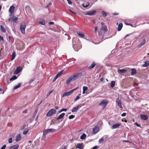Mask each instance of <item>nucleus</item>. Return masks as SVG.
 Wrapping results in <instances>:
<instances>
[{
  "label": "nucleus",
  "mask_w": 149,
  "mask_h": 149,
  "mask_svg": "<svg viewBox=\"0 0 149 149\" xmlns=\"http://www.w3.org/2000/svg\"><path fill=\"white\" fill-rule=\"evenodd\" d=\"M73 47L74 50L77 51L81 48L80 42L75 38L73 39Z\"/></svg>",
  "instance_id": "obj_1"
},
{
  "label": "nucleus",
  "mask_w": 149,
  "mask_h": 149,
  "mask_svg": "<svg viewBox=\"0 0 149 149\" xmlns=\"http://www.w3.org/2000/svg\"><path fill=\"white\" fill-rule=\"evenodd\" d=\"M82 75V72H79L76 74L71 76L72 81H74L81 77Z\"/></svg>",
  "instance_id": "obj_2"
},
{
  "label": "nucleus",
  "mask_w": 149,
  "mask_h": 149,
  "mask_svg": "<svg viewBox=\"0 0 149 149\" xmlns=\"http://www.w3.org/2000/svg\"><path fill=\"white\" fill-rule=\"evenodd\" d=\"M56 111L55 109H52L48 112L46 116H51L54 114H55L56 113Z\"/></svg>",
  "instance_id": "obj_3"
},
{
  "label": "nucleus",
  "mask_w": 149,
  "mask_h": 149,
  "mask_svg": "<svg viewBox=\"0 0 149 149\" xmlns=\"http://www.w3.org/2000/svg\"><path fill=\"white\" fill-rule=\"evenodd\" d=\"M26 27V25L25 23L21 24L20 25V29L21 32L23 34L25 33V29Z\"/></svg>",
  "instance_id": "obj_4"
},
{
  "label": "nucleus",
  "mask_w": 149,
  "mask_h": 149,
  "mask_svg": "<svg viewBox=\"0 0 149 149\" xmlns=\"http://www.w3.org/2000/svg\"><path fill=\"white\" fill-rule=\"evenodd\" d=\"M108 102V100H103L99 104V106H103L105 107Z\"/></svg>",
  "instance_id": "obj_5"
},
{
  "label": "nucleus",
  "mask_w": 149,
  "mask_h": 149,
  "mask_svg": "<svg viewBox=\"0 0 149 149\" xmlns=\"http://www.w3.org/2000/svg\"><path fill=\"white\" fill-rule=\"evenodd\" d=\"M77 88H78L77 87L76 88L73 89H72L70 91L65 92L63 94V97H64L65 96H69V95H70L72 94V93L74 91V90L77 89Z\"/></svg>",
  "instance_id": "obj_6"
},
{
  "label": "nucleus",
  "mask_w": 149,
  "mask_h": 149,
  "mask_svg": "<svg viewBox=\"0 0 149 149\" xmlns=\"http://www.w3.org/2000/svg\"><path fill=\"white\" fill-rule=\"evenodd\" d=\"M55 129H49L45 130L43 133V135H45L47 134L54 131Z\"/></svg>",
  "instance_id": "obj_7"
},
{
  "label": "nucleus",
  "mask_w": 149,
  "mask_h": 149,
  "mask_svg": "<svg viewBox=\"0 0 149 149\" xmlns=\"http://www.w3.org/2000/svg\"><path fill=\"white\" fill-rule=\"evenodd\" d=\"M96 13V11L95 10H91L87 12L86 15L90 16H92L95 15Z\"/></svg>",
  "instance_id": "obj_8"
},
{
  "label": "nucleus",
  "mask_w": 149,
  "mask_h": 149,
  "mask_svg": "<svg viewBox=\"0 0 149 149\" xmlns=\"http://www.w3.org/2000/svg\"><path fill=\"white\" fill-rule=\"evenodd\" d=\"M22 68L20 66L18 67L15 70L13 74H17L20 72V71L21 70Z\"/></svg>",
  "instance_id": "obj_9"
},
{
  "label": "nucleus",
  "mask_w": 149,
  "mask_h": 149,
  "mask_svg": "<svg viewBox=\"0 0 149 149\" xmlns=\"http://www.w3.org/2000/svg\"><path fill=\"white\" fill-rule=\"evenodd\" d=\"M99 130V128L98 126H95L93 128L92 132L93 134H95L97 133Z\"/></svg>",
  "instance_id": "obj_10"
},
{
  "label": "nucleus",
  "mask_w": 149,
  "mask_h": 149,
  "mask_svg": "<svg viewBox=\"0 0 149 149\" xmlns=\"http://www.w3.org/2000/svg\"><path fill=\"white\" fill-rule=\"evenodd\" d=\"M116 102L117 104L118 105V107H119L121 109L123 108V107L121 105V102L119 100L118 98L116 99Z\"/></svg>",
  "instance_id": "obj_11"
},
{
  "label": "nucleus",
  "mask_w": 149,
  "mask_h": 149,
  "mask_svg": "<svg viewBox=\"0 0 149 149\" xmlns=\"http://www.w3.org/2000/svg\"><path fill=\"white\" fill-rule=\"evenodd\" d=\"M140 118L141 119L143 120H146L148 119V117L147 115H140Z\"/></svg>",
  "instance_id": "obj_12"
},
{
  "label": "nucleus",
  "mask_w": 149,
  "mask_h": 149,
  "mask_svg": "<svg viewBox=\"0 0 149 149\" xmlns=\"http://www.w3.org/2000/svg\"><path fill=\"white\" fill-rule=\"evenodd\" d=\"M15 8V7L13 6H11L9 9V12L10 13L12 14L14 12V9Z\"/></svg>",
  "instance_id": "obj_13"
},
{
  "label": "nucleus",
  "mask_w": 149,
  "mask_h": 149,
  "mask_svg": "<svg viewBox=\"0 0 149 149\" xmlns=\"http://www.w3.org/2000/svg\"><path fill=\"white\" fill-rule=\"evenodd\" d=\"M101 24L102 25V28L105 31H107V26L104 25V24L103 22H101Z\"/></svg>",
  "instance_id": "obj_14"
},
{
  "label": "nucleus",
  "mask_w": 149,
  "mask_h": 149,
  "mask_svg": "<svg viewBox=\"0 0 149 149\" xmlns=\"http://www.w3.org/2000/svg\"><path fill=\"white\" fill-rule=\"evenodd\" d=\"M120 125V124L119 123H116L113 125L111 128L112 129H116L118 128Z\"/></svg>",
  "instance_id": "obj_15"
},
{
  "label": "nucleus",
  "mask_w": 149,
  "mask_h": 149,
  "mask_svg": "<svg viewBox=\"0 0 149 149\" xmlns=\"http://www.w3.org/2000/svg\"><path fill=\"white\" fill-rule=\"evenodd\" d=\"M19 146L18 144H16L10 147L9 149H18Z\"/></svg>",
  "instance_id": "obj_16"
},
{
  "label": "nucleus",
  "mask_w": 149,
  "mask_h": 149,
  "mask_svg": "<svg viewBox=\"0 0 149 149\" xmlns=\"http://www.w3.org/2000/svg\"><path fill=\"white\" fill-rule=\"evenodd\" d=\"M146 42V41L145 40H143L138 45V47H141Z\"/></svg>",
  "instance_id": "obj_17"
},
{
  "label": "nucleus",
  "mask_w": 149,
  "mask_h": 149,
  "mask_svg": "<svg viewBox=\"0 0 149 149\" xmlns=\"http://www.w3.org/2000/svg\"><path fill=\"white\" fill-rule=\"evenodd\" d=\"M72 81H73L72 78H71V76L69 77V78L67 79L66 80V84H68L70 82H71Z\"/></svg>",
  "instance_id": "obj_18"
},
{
  "label": "nucleus",
  "mask_w": 149,
  "mask_h": 149,
  "mask_svg": "<svg viewBox=\"0 0 149 149\" xmlns=\"http://www.w3.org/2000/svg\"><path fill=\"white\" fill-rule=\"evenodd\" d=\"M65 115V113H62L57 118H56L57 120H58L62 118Z\"/></svg>",
  "instance_id": "obj_19"
},
{
  "label": "nucleus",
  "mask_w": 149,
  "mask_h": 149,
  "mask_svg": "<svg viewBox=\"0 0 149 149\" xmlns=\"http://www.w3.org/2000/svg\"><path fill=\"white\" fill-rule=\"evenodd\" d=\"M123 25L122 23H120L119 24L117 28V30L118 31H120L122 28Z\"/></svg>",
  "instance_id": "obj_20"
},
{
  "label": "nucleus",
  "mask_w": 149,
  "mask_h": 149,
  "mask_svg": "<svg viewBox=\"0 0 149 149\" xmlns=\"http://www.w3.org/2000/svg\"><path fill=\"white\" fill-rule=\"evenodd\" d=\"M96 65V64L94 62H93L91 65L88 67V69L89 70H91V69L93 68Z\"/></svg>",
  "instance_id": "obj_21"
},
{
  "label": "nucleus",
  "mask_w": 149,
  "mask_h": 149,
  "mask_svg": "<svg viewBox=\"0 0 149 149\" xmlns=\"http://www.w3.org/2000/svg\"><path fill=\"white\" fill-rule=\"evenodd\" d=\"M149 65V61H146L145 62V63L143 64L142 66L143 67H146L148 66Z\"/></svg>",
  "instance_id": "obj_22"
},
{
  "label": "nucleus",
  "mask_w": 149,
  "mask_h": 149,
  "mask_svg": "<svg viewBox=\"0 0 149 149\" xmlns=\"http://www.w3.org/2000/svg\"><path fill=\"white\" fill-rule=\"evenodd\" d=\"M18 20V18L16 17L13 16L12 17V21L14 22L15 23H17V22Z\"/></svg>",
  "instance_id": "obj_23"
},
{
  "label": "nucleus",
  "mask_w": 149,
  "mask_h": 149,
  "mask_svg": "<svg viewBox=\"0 0 149 149\" xmlns=\"http://www.w3.org/2000/svg\"><path fill=\"white\" fill-rule=\"evenodd\" d=\"M77 34L81 37L83 38L84 36V34L82 32H77Z\"/></svg>",
  "instance_id": "obj_24"
},
{
  "label": "nucleus",
  "mask_w": 149,
  "mask_h": 149,
  "mask_svg": "<svg viewBox=\"0 0 149 149\" xmlns=\"http://www.w3.org/2000/svg\"><path fill=\"white\" fill-rule=\"evenodd\" d=\"M79 108V106H78L74 108L72 110V112H76L78 110Z\"/></svg>",
  "instance_id": "obj_25"
},
{
  "label": "nucleus",
  "mask_w": 149,
  "mask_h": 149,
  "mask_svg": "<svg viewBox=\"0 0 149 149\" xmlns=\"http://www.w3.org/2000/svg\"><path fill=\"white\" fill-rule=\"evenodd\" d=\"M131 74L132 75H134L136 74V70L135 69L133 68L131 70Z\"/></svg>",
  "instance_id": "obj_26"
},
{
  "label": "nucleus",
  "mask_w": 149,
  "mask_h": 149,
  "mask_svg": "<svg viewBox=\"0 0 149 149\" xmlns=\"http://www.w3.org/2000/svg\"><path fill=\"white\" fill-rule=\"evenodd\" d=\"M16 56V53L14 52L12 54L11 60H13L14 59Z\"/></svg>",
  "instance_id": "obj_27"
},
{
  "label": "nucleus",
  "mask_w": 149,
  "mask_h": 149,
  "mask_svg": "<svg viewBox=\"0 0 149 149\" xmlns=\"http://www.w3.org/2000/svg\"><path fill=\"white\" fill-rule=\"evenodd\" d=\"M21 139V136L20 134H18L16 137V141H19Z\"/></svg>",
  "instance_id": "obj_28"
},
{
  "label": "nucleus",
  "mask_w": 149,
  "mask_h": 149,
  "mask_svg": "<svg viewBox=\"0 0 149 149\" xmlns=\"http://www.w3.org/2000/svg\"><path fill=\"white\" fill-rule=\"evenodd\" d=\"M86 136V135L84 133L80 136V138L81 139H85Z\"/></svg>",
  "instance_id": "obj_29"
},
{
  "label": "nucleus",
  "mask_w": 149,
  "mask_h": 149,
  "mask_svg": "<svg viewBox=\"0 0 149 149\" xmlns=\"http://www.w3.org/2000/svg\"><path fill=\"white\" fill-rule=\"evenodd\" d=\"M82 146V143H79L77 145L76 148L79 149H81V148Z\"/></svg>",
  "instance_id": "obj_30"
},
{
  "label": "nucleus",
  "mask_w": 149,
  "mask_h": 149,
  "mask_svg": "<svg viewBox=\"0 0 149 149\" xmlns=\"http://www.w3.org/2000/svg\"><path fill=\"white\" fill-rule=\"evenodd\" d=\"M39 23L42 25H45V22L44 20L42 19L39 22Z\"/></svg>",
  "instance_id": "obj_31"
},
{
  "label": "nucleus",
  "mask_w": 149,
  "mask_h": 149,
  "mask_svg": "<svg viewBox=\"0 0 149 149\" xmlns=\"http://www.w3.org/2000/svg\"><path fill=\"white\" fill-rule=\"evenodd\" d=\"M17 78V77L15 75L13 76L12 77H11L10 79V81H13V80L16 79Z\"/></svg>",
  "instance_id": "obj_32"
},
{
  "label": "nucleus",
  "mask_w": 149,
  "mask_h": 149,
  "mask_svg": "<svg viewBox=\"0 0 149 149\" xmlns=\"http://www.w3.org/2000/svg\"><path fill=\"white\" fill-rule=\"evenodd\" d=\"M101 13L104 17H105L107 15V13L104 10L101 11Z\"/></svg>",
  "instance_id": "obj_33"
},
{
  "label": "nucleus",
  "mask_w": 149,
  "mask_h": 149,
  "mask_svg": "<svg viewBox=\"0 0 149 149\" xmlns=\"http://www.w3.org/2000/svg\"><path fill=\"white\" fill-rule=\"evenodd\" d=\"M21 85V84L20 83H19L18 84V85L16 86H15L14 87V90H15L16 89H17L19 88Z\"/></svg>",
  "instance_id": "obj_34"
},
{
  "label": "nucleus",
  "mask_w": 149,
  "mask_h": 149,
  "mask_svg": "<svg viewBox=\"0 0 149 149\" xmlns=\"http://www.w3.org/2000/svg\"><path fill=\"white\" fill-rule=\"evenodd\" d=\"M89 4L87 2L86 3L83 4V6L84 8H86L89 6Z\"/></svg>",
  "instance_id": "obj_35"
},
{
  "label": "nucleus",
  "mask_w": 149,
  "mask_h": 149,
  "mask_svg": "<svg viewBox=\"0 0 149 149\" xmlns=\"http://www.w3.org/2000/svg\"><path fill=\"white\" fill-rule=\"evenodd\" d=\"M1 31L3 32H5L6 31V30L4 27L2 26L1 25L0 26Z\"/></svg>",
  "instance_id": "obj_36"
},
{
  "label": "nucleus",
  "mask_w": 149,
  "mask_h": 149,
  "mask_svg": "<svg viewBox=\"0 0 149 149\" xmlns=\"http://www.w3.org/2000/svg\"><path fill=\"white\" fill-rule=\"evenodd\" d=\"M115 81H112L111 84V86L113 88L114 86L115 85Z\"/></svg>",
  "instance_id": "obj_37"
},
{
  "label": "nucleus",
  "mask_w": 149,
  "mask_h": 149,
  "mask_svg": "<svg viewBox=\"0 0 149 149\" xmlns=\"http://www.w3.org/2000/svg\"><path fill=\"white\" fill-rule=\"evenodd\" d=\"M119 71L122 73H125L126 72V70L125 69H120L119 70Z\"/></svg>",
  "instance_id": "obj_38"
},
{
  "label": "nucleus",
  "mask_w": 149,
  "mask_h": 149,
  "mask_svg": "<svg viewBox=\"0 0 149 149\" xmlns=\"http://www.w3.org/2000/svg\"><path fill=\"white\" fill-rule=\"evenodd\" d=\"M29 130L27 129H25L24 131H23V134L24 135L26 134L28 131Z\"/></svg>",
  "instance_id": "obj_39"
},
{
  "label": "nucleus",
  "mask_w": 149,
  "mask_h": 149,
  "mask_svg": "<svg viewBox=\"0 0 149 149\" xmlns=\"http://www.w3.org/2000/svg\"><path fill=\"white\" fill-rule=\"evenodd\" d=\"M63 70H62L61 71L59 72L56 75L58 77L59 76H60L61 74H62V73L63 72Z\"/></svg>",
  "instance_id": "obj_40"
},
{
  "label": "nucleus",
  "mask_w": 149,
  "mask_h": 149,
  "mask_svg": "<svg viewBox=\"0 0 149 149\" xmlns=\"http://www.w3.org/2000/svg\"><path fill=\"white\" fill-rule=\"evenodd\" d=\"M98 34L100 36H101L102 34V30L100 29L98 31Z\"/></svg>",
  "instance_id": "obj_41"
},
{
  "label": "nucleus",
  "mask_w": 149,
  "mask_h": 149,
  "mask_svg": "<svg viewBox=\"0 0 149 149\" xmlns=\"http://www.w3.org/2000/svg\"><path fill=\"white\" fill-rule=\"evenodd\" d=\"M75 117V116L73 115H70L69 117V119H71L74 118Z\"/></svg>",
  "instance_id": "obj_42"
},
{
  "label": "nucleus",
  "mask_w": 149,
  "mask_h": 149,
  "mask_svg": "<svg viewBox=\"0 0 149 149\" xmlns=\"http://www.w3.org/2000/svg\"><path fill=\"white\" fill-rule=\"evenodd\" d=\"M88 90V87H87L84 86L83 87V90L84 91H86Z\"/></svg>",
  "instance_id": "obj_43"
},
{
  "label": "nucleus",
  "mask_w": 149,
  "mask_h": 149,
  "mask_svg": "<svg viewBox=\"0 0 149 149\" xmlns=\"http://www.w3.org/2000/svg\"><path fill=\"white\" fill-rule=\"evenodd\" d=\"M58 77L56 75V76L54 77V79L52 81V82H54Z\"/></svg>",
  "instance_id": "obj_44"
},
{
  "label": "nucleus",
  "mask_w": 149,
  "mask_h": 149,
  "mask_svg": "<svg viewBox=\"0 0 149 149\" xmlns=\"http://www.w3.org/2000/svg\"><path fill=\"white\" fill-rule=\"evenodd\" d=\"M104 140L103 138H102L99 140V142L100 143H101Z\"/></svg>",
  "instance_id": "obj_45"
},
{
  "label": "nucleus",
  "mask_w": 149,
  "mask_h": 149,
  "mask_svg": "<svg viewBox=\"0 0 149 149\" xmlns=\"http://www.w3.org/2000/svg\"><path fill=\"white\" fill-rule=\"evenodd\" d=\"M67 110V109H61V111H59V113H61V112H62V111H66Z\"/></svg>",
  "instance_id": "obj_46"
},
{
  "label": "nucleus",
  "mask_w": 149,
  "mask_h": 149,
  "mask_svg": "<svg viewBox=\"0 0 149 149\" xmlns=\"http://www.w3.org/2000/svg\"><path fill=\"white\" fill-rule=\"evenodd\" d=\"M8 142L9 143H11L12 142V139L11 138L8 139Z\"/></svg>",
  "instance_id": "obj_47"
},
{
  "label": "nucleus",
  "mask_w": 149,
  "mask_h": 149,
  "mask_svg": "<svg viewBox=\"0 0 149 149\" xmlns=\"http://www.w3.org/2000/svg\"><path fill=\"white\" fill-rule=\"evenodd\" d=\"M53 90H51L47 94V95H50L52 93V92H53Z\"/></svg>",
  "instance_id": "obj_48"
},
{
  "label": "nucleus",
  "mask_w": 149,
  "mask_h": 149,
  "mask_svg": "<svg viewBox=\"0 0 149 149\" xmlns=\"http://www.w3.org/2000/svg\"><path fill=\"white\" fill-rule=\"evenodd\" d=\"M80 95V94H79V95H77L76 96V98L74 100V101L76 100L79 98V96Z\"/></svg>",
  "instance_id": "obj_49"
},
{
  "label": "nucleus",
  "mask_w": 149,
  "mask_h": 149,
  "mask_svg": "<svg viewBox=\"0 0 149 149\" xmlns=\"http://www.w3.org/2000/svg\"><path fill=\"white\" fill-rule=\"evenodd\" d=\"M6 145H4L0 149H5L6 148Z\"/></svg>",
  "instance_id": "obj_50"
},
{
  "label": "nucleus",
  "mask_w": 149,
  "mask_h": 149,
  "mask_svg": "<svg viewBox=\"0 0 149 149\" xmlns=\"http://www.w3.org/2000/svg\"><path fill=\"white\" fill-rule=\"evenodd\" d=\"M52 3L51 2H49L48 4L47 5V8L49 6H50L52 5Z\"/></svg>",
  "instance_id": "obj_51"
},
{
  "label": "nucleus",
  "mask_w": 149,
  "mask_h": 149,
  "mask_svg": "<svg viewBox=\"0 0 149 149\" xmlns=\"http://www.w3.org/2000/svg\"><path fill=\"white\" fill-rule=\"evenodd\" d=\"M126 113H123L121 115V116H126Z\"/></svg>",
  "instance_id": "obj_52"
},
{
  "label": "nucleus",
  "mask_w": 149,
  "mask_h": 149,
  "mask_svg": "<svg viewBox=\"0 0 149 149\" xmlns=\"http://www.w3.org/2000/svg\"><path fill=\"white\" fill-rule=\"evenodd\" d=\"M8 21L9 22L11 21H12V17L9 18L8 19Z\"/></svg>",
  "instance_id": "obj_53"
},
{
  "label": "nucleus",
  "mask_w": 149,
  "mask_h": 149,
  "mask_svg": "<svg viewBox=\"0 0 149 149\" xmlns=\"http://www.w3.org/2000/svg\"><path fill=\"white\" fill-rule=\"evenodd\" d=\"M3 38L2 36H0V41H3Z\"/></svg>",
  "instance_id": "obj_54"
},
{
  "label": "nucleus",
  "mask_w": 149,
  "mask_h": 149,
  "mask_svg": "<svg viewBox=\"0 0 149 149\" xmlns=\"http://www.w3.org/2000/svg\"><path fill=\"white\" fill-rule=\"evenodd\" d=\"M67 0L68 1V3L69 4H72V2L70 0Z\"/></svg>",
  "instance_id": "obj_55"
},
{
  "label": "nucleus",
  "mask_w": 149,
  "mask_h": 149,
  "mask_svg": "<svg viewBox=\"0 0 149 149\" xmlns=\"http://www.w3.org/2000/svg\"><path fill=\"white\" fill-rule=\"evenodd\" d=\"M98 148V146H95L93 147L92 149H97Z\"/></svg>",
  "instance_id": "obj_56"
},
{
  "label": "nucleus",
  "mask_w": 149,
  "mask_h": 149,
  "mask_svg": "<svg viewBox=\"0 0 149 149\" xmlns=\"http://www.w3.org/2000/svg\"><path fill=\"white\" fill-rule=\"evenodd\" d=\"M70 11L71 13H72L74 15L76 14V13L75 12H73L71 10H70Z\"/></svg>",
  "instance_id": "obj_57"
},
{
  "label": "nucleus",
  "mask_w": 149,
  "mask_h": 149,
  "mask_svg": "<svg viewBox=\"0 0 149 149\" xmlns=\"http://www.w3.org/2000/svg\"><path fill=\"white\" fill-rule=\"evenodd\" d=\"M60 149H66V148L65 146H64L60 148Z\"/></svg>",
  "instance_id": "obj_58"
},
{
  "label": "nucleus",
  "mask_w": 149,
  "mask_h": 149,
  "mask_svg": "<svg viewBox=\"0 0 149 149\" xmlns=\"http://www.w3.org/2000/svg\"><path fill=\"white\" fill-rule=\"evenodd\" d=\"M100 81L102 82H103L104 80V78H101L100 79Z\"/></svg>",
  "instance_id": "obj_59"
},
{
  "label": "nucleus",
  "mask_w": 149,
  "mask_h": 149,
  "mask_svg": "<svg viewBox=\"0 0 149 149\" xmlns=\"http://www.w3.org/2000/svg\"><path fill=\"white\" fill-rule=\"evenodd\" d=\"M135 124L138 127H140V125H139L138 124L137 122H136L135 123Z\"/></svg>",
  "instance_id": "obj_60"
},
{
  "label": "nucleus",
  "mask_w": 149,
  "mask_h": 149,
  "mask_svg": "<svg viewBox=\"0 0 149 149\" xmlns=\"http://www.w3.org/2000/svg\"><path fill=\"white\" fill-rule=\"evenodd\" d=\"M54 24V23L53 22H51L49 23V25H52V24Z\"/></svg>",
  "instance_id": "obj_61"
},
{
  "label": "nucleus",
  "mask_w": 149,
  "mask_h": 149,
  "mask_svg": "<svg viewBox=\"0 0 149 149\" xmlns=\"http://www.w3.org/2000/svg\"><path fill=\"white\" fill-rule=\"evenodd\" d=\"M97 30V26L95 27V29H94V31L95 32H96Z\"/></svg>",
  "instance_id": "obj_62"
},
{
  "label": "nucleus",
  "mask_w": 149,
  "mask_h": 149,
  "mask_svg": "<svg viewBox=\"0 0 149 149\" xmlns=\"http://www.w3.org/2000/svg\"><path fill=\"white\" fill-rule=\"evenodd\" d=\"M27 112V111L26 110H25L23 112V113H26Z\"/></svg>",
  "instance_id": "obj_63"
},
{
  "label": "nucleus",
  "mask_w": 149,
  "mask_h": 149,
  "mask_svg": "<svg viewBox=\"0 0 149 149\" xmlns=\"http://www.w3.org/2000/svg\"><path fill=\"white\" fill-rule=\"evenodd\" d=\"M123 142L130 143V142L128 140H124L123 141Z\"/></svg>",
  "instance_id": "obj_64"
}]
</instances>
